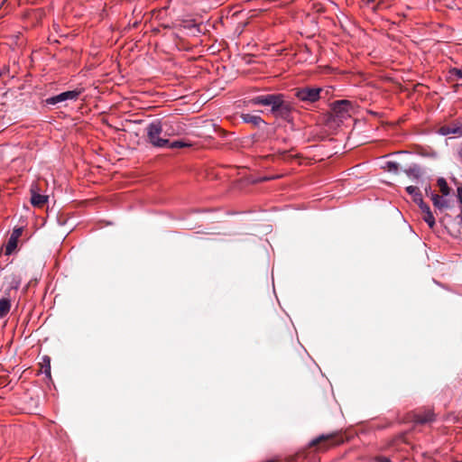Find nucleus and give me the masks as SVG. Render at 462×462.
I'll return each mask as SVG.
<instances>
[{"mask_svg": "<svg viewBox=\"0 0 462 462\" xmlns=\"http://www.w3.org/2000/svg\"><path fill=\"white\" fill-rule=\"evenodd\" d=\"M321 88H300L295 89V97L301 102L312 104L320 98Z\"/></svg>", "mask_w": 462, "mask_h": 462, "instance_id": "obj_3", "label": "nucleus"}, {"mask_svg": "<svg viewBox=\"0 0 462 462\" xmlns=\"http://www.w3.org/2000/svg\"><path fill=\"white\" fill-rule=\"evenodd\" d=\"M167 129V122L158 120L151 123L146 128L149 142L156 147L168 145Z\"/></svg>", "mask_w": 462, "mask_h": 462, "instance_id": "obj_2", "label": "nucleus"}, {"mask_svg": "<svg viewBox=\"0 0 462 462\" xmlns=\"http://www.w3.org/2000/svg\"><path fill=\"white\" fill-rule=\"evenodd\" d=\"M23 234V227L14 228L5 245V254H12L17 247L18 239Z\"/></svg>", "mask_w": 462, "mask_h": 462, "instance_id": "obj_8", "label": "nucleus"}, {"mask_svg": "<svg viewBox=\"0 0 462 462\" xmlns=\"http://www.w3.org/2000/svg\"><path fill=\"white\" fill-rule=\"evenodd\" d=\"M81 93L82 91L79 89L65 91L59 95L48 97L47 99H45V103L46 105L54 106L58 103L64 102L66 100H77Z\"/></svg>", "mask_w": 462, "mask_h": 462, "instance_id": "obj_5", "label": "nucleus"}, {"mask_svg": "<svg viewBox=\"0 0 462 462\" xmlns=\"http://www.w3.org/2000/svg\"><path fill=\"white\" fill-rule=\"evenodd\" d=\"M457 159L462 163V147L457 151Z\"/></svg>", "mask_w": 462, "mask_h": 462, "instance_id": "obj_28", "label": "nucleus"}, {"mask_svg": "<svg viewBox=\"0 0 462 462\" xmlns=\"http://www.w3.org/2000/svg\"><path fill=\"white\" fill-rule=\"evenodd\" d=\"M32 192V198H31V203L37 208H42L48 201V196L41 195L37 193L32 187L31 189Z\"/></svg>", "mask_w": 462, "mask_h": 462, "instance_id": "obj_11", "label": "nucleus"}, {"mask_svg": "<svg viewBox=\"0 0 462 462\" xmlns=\"http://www.w3.org/2000/svg\"><path fill=\"white\" fill-rule=\"evenodd\" d=\"M416 204H418V206L420 207V208L421 209L422 213L424 214L426 211H429L430 210V207L424 203L423 199H422V196L421 195H417L416 197Z\"/></svg>", "mask_w": 462, "mask_h": 462, "instance_id": "obj_20", "label": "nucleus"}, {"mask_svg": "<svg viewBox=\"0 0 462 462\" xmlns=\"http://www.w3.org/2000/svg\"><path fill=\"white\" fill-rule=\"evenodd\" d=\"M39 365L41 366L40 372L45 374L47 377L51 378V358L44 356Z\"/></svg>", "mask_w": 462, "mask_h": 462, "instance_id": "obj_15", "label": "nucleus"}, {"mask_svg": "<svg viewBox=\"0 0 462 462\" xmlns=\"http://www.w3.org/2000/svg\"><path fill=\"white\" fill-rule=\"evenodd\" d=\"M431 200L434 204V206L439 209H443L448 207V201L441 196L431 192L430 193Z\"/></svg>", "mask_w": 462, "mask_h": 462, "instance_id": "obj_14", "label": "nucleus"}, {"mask_svg": "<svg viewBox=\"0 0 462 462\" xmlns=\"http://www.w3.org/2000/svg\"><path fill=\"white\" fill-rule=\"evenodd\" d=\"M438 185H439L440 191L443 195H448L449 193V188L448 186L447 181L444 179H442V178L439 179Z\"/></svg>", "mask_w": 462, "mask_h": 462, "instance_id": "obj_19", "label": "nucleus"}, {"mask_svg": "<svg viewBox=\"0 0 462 462\" xmlns=\"http://www.w3.org/2000/svg\"><path fill=\"white\" fill-rule=\"evenodd\" d=\"M352 108V104L350 101L342 99L337 100L333 104L332 111L333 114L340 120H344L347 117H350V109Z\"/></svg>", "mask_w": 462, "mask_h": 462, "instance_id": "obj_6", "label": "nucleus"}, {"mask_svg": "<svg viewBox=\"0 0 462 462\" xmlns=\"http://www.w3.org/2000/svg\"><path fill=\"white\" fill-rule=\"evenodd\" d=\"M11 309V300L7 298L0 299V319L8 314Z\"/></svg>", "mask_w": 462, "mask_h": 462, "instance_id": "obj_16", "label": "nucleus"}, {"mask_svg": "<svg viewBox=\"0 0 462 462\" xmlns=\"http://www.w3.org/2000/svg\"><path fill=\"white\" fill-rule=\"evenodd\" d=\"M388 170L390 171H397L398 164L396 162H388Z\"/></svg>", "mask_w": 462, "mask_h": 462, "instance_id": "obj_24", "label": "nucleus"}, {"mask_svg": "<svg viewBox=\"0 0 462 462\" xmlns=\"http://www.w3.org/2000/svg\"><path fill=\"white\" fill-rule=\"evenodd\" d=\"M435 420V414L431 410L417 411L412 414V420L416 424H426Z\"/></svg>", "mask_w": 462, "mask_h": 462, "instance_id": "obj_9", "label": "nucleus"}, {"mask_svg": "<svg viewBox=\"0 0 462 462\" xmlns=\"http://www.w3.org/2000/svg\"><path fill=\"white\" fill-rule=\"evenodd\" d=\"M423 219L429 225V226L430 228H432L434 226V225H435V218H434V216H433V214H432V212L430 210L426 211L423 214Z\"/></svg>", "mask_w": 462, "mask_h": 462, "instance_id": "obj_18", "label": "nucleus"}, {"mask_svg": "<svg viewBox=\"0 0 462 462\" xmlns=\"http://www.w3.org/2000/svg\"><path fill=\"white\" fill-rule=\"evenodd\" d=\"M460 217H461V225H462V210H461Z\"/></svg>", "mask_w": 462, "mask_h": 462, "instance_id": "obj_29", "label": "nucleus"}, {"mask_svg": "<svg viewBox=\"0 0 462 462\" xmlns=\"http://www.w3.org/2000/svg\"><path fill=\"white\" fill-rule=\"evenodd\" d=\"M406 191L412 196L414 202L416 203L417 195H421L420 189L415 186H409L406 188Z\"/></svg>", "mask_w": 462, "mask_h": 462, "instance_id": "obj_21", "label": "nucleus"}, {"mask_svg": "<svg viewBox=\"0 0 462 462\" xmlns=\"http://www.w3.org/2000/svg\"><path fill=\"white\" fill-rule=\"evenodd\" d=\"M213 134H217V125L213 120H204V142L206 138H214Z\"/></svg>", "mask_w": 462, "mask_h": 462, "instance_id": "obj_10", "label": "nucleus"}, {"mask_svg": "<svg viewBox=\"0 0 462 462\" xmlns=\"http://www.w3.org/2000/svg\"><path fill=\"white\" fill-rule=\"evenodd\" d=\"M375 461L376 462H391V460L386 457H376Z\"/></svg>", "mask_w": 462, "mask_h": 462, "instance_id": "obj_26", "label": "nucleus"}, {"mask_svg": "<svg viewBox=\"0 0 462 462\" xmlns=\"http://www.w3.org/2000/svg\"><path fill=\"white\" fill-rule=\"evenodd\" d=\"M341 441L342 440L338 439L337 436L335 434L320 435L314 439L310 445V447L320 445L318 449L325 450L332 446L338 445Z\"/></svg>", "mask_w": 462, "mask_h": 462, "instance_id": "obj_4", "label": "nucleus"}, {"mask_svg": "<svg viewBox=\"0 0 462 462\" xmlns=\"http://www.w3.org/2000/svg\"><path fill=\"white\" fill-rule=\"evenodd\" d=\"M453 75L457 78L462 79V69H454L452 71Z\"/></svg>", "mask_w": 462, "mask_h": 462, "instance_id": "obj_25", "label": "nucleus"}, {"mask_svg": "<svg viewBox=\"0 0 462 462\" xmlns=\"http://www.w3.org/2000/svg\"><path fill=\"white\" fill-rule=\"evenodd\" d=\"M437 133L440 135H453L455 137L462 136V122L453 121L448 125H441Z\"/></svg>", "mask_w": 462, "mask_h": 462, "instance_id": "obj_7", "label": "nucleus"}, {"mask_svg": "<svg viewBox=\"0 0 462 462\" xmlns=\"http://www.w3.org/2000/svg\"><path fill=\"white\" fill-rule=\"evenodd\" d=\"M254 106H271V113L275 117L288 119L291 113V105L284 100L282 94H267L254 97L249 100Z\"/></svg>", "mask_w": 462, "mask_h": 462, "instance_id": "obj_1", "label": "nucleus"}, {"mask_svg": "<svg viewBox=\"0 0 462 462\" xmlns=\"http://www.w3.org/2000/svg\"><path fill=\"white\" fill-rule=\"evenodd\" d=\"M457 199L462 205V188H457Z\"/></svg>", "mask_w": 462, "mask_h": 462, "instance_id": "obj_27", "label": "nucleus"}, {"mask_svg": "<svg viewBox=\"0 0 462 462\" xmlns=\"http://www.w3.org/2000/svg\"><path fill=\"white\" fill-rule=\"evenodd\" d=\"M168 144H169L170 148H171V149H177V148H182V147L188 146V144L186 143H183L180 141H175L171 143H169Z\"/></svg>", "mask_w": 462, "mask_h": 462, "instance_id": "obj_22", "label": "nucleus"}, {"mask_svg": "<svg viewBox=\"0 0 462 462\" xmlns=\"http://www.w3.org/2000/svg\"><path fill=\"white\" fill-rule=\"evenodd\" d=\"M164 122H167V138L169 139L170 136L176 134L178 130L172 128L171 122L169 120H165Z\"/></svg>", "mask_w": 462, "mask_h": 462, "instance_id": "obj_23", "label": "nucleus"}, {"mask_svg": "<svg viewBox=\"0 0 462 462\" xmlns=\"http://www.w3.org/2000/svg\"><path fill=\"white\" fill-rule=\"evenodd\" d=\"M183 27L192 35H198L200 32V23L195 20H186L183 22Z\"/></svg>", "mask_w": 462, "mask_h": 462, "instance_id": "obj_13", "label": "nucleus"}, {"mask_svg": "<svg viewBox=\"0 0 462 462\" xmlns=\"http://www.w3.org/2000/svg\"><path fill=\"white\" fill-rule=\"evenodd\" d=\"M405 173L411 178L418 179L421 175L420 167L417 164H413L405 170Z\"/></svg>", "mask_w": 462, "mask_h": 462, "instance_id": "obj_17", "label": "nucleus"}, {"mask_svg": "<svg viewBox=\"0 0 462 462\" xmlns=\"http://www.w3.org/2000/svg\"><path fill=\"white\" fill-rule=\"evenodd\" d=\"M241 118L245 123L251 124L254 126H260L261 125L265 124L261 116L249 113L242 114Z\"/></svg>", "mask_w": 462, "mask_h": 462, "instance_id": "obj_12", "label": "nucleus"}]
</instances>
